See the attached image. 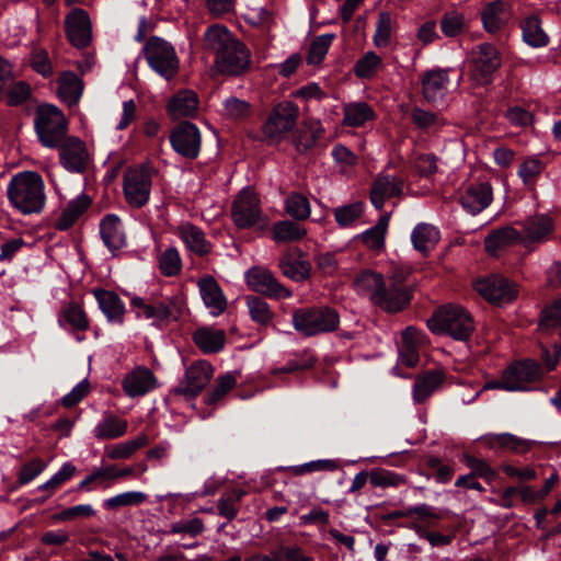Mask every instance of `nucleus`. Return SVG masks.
Listing matches in <instances>:
<instances>
[{
    "mask_svg": "<svg viewBox=\"0 0 561 561\" xmlns=\"http://www.w3.org/2000/svg\"><path fill=\"white\" fill-rule=\"evenodd\" d=\"M407 273L394 270L385 277L382 274L365 270L356 275L354 289L360 296L386 312L396 313L403 310L411 301V291L407 284Z\"/></svg>",
    "mask_w": 561,
    "mask_h": 561,
    "instance_id": "nucleus-1",
    "label": "nucleus"
},
{
    "mask_svg": "<svg viewBox=\"0 0 561 561\" xmlns=\"http://www.w3.org/2000/svg\"><path fill=\"white\" fill-rule=\"evenodd\" d=\"M7 196L10 204L23 215L39 214L46 204L45 183L35 171H21L8 183Z\"/></svg>",
    "mask_w": 561,
    "mask_h": 561,
    "instance_id": "nucleus-2",
    "label": "nucleus"
},
{
    "mask_svg": "<svg viewBox=\"0 0 561 561\" xmlns=\"http://www.w3.org/2000/svg\"><path fill=\"white\" fill-rule=\"evenodd\" d=\"M427 328L435 334H448L454 340L467 341L474 331L471 314L459 305H445L435 310L426 321Z\"/></svg>",
    "mask_w": 561,
    "mask_h": 561,
    "instance_id": "nucleus-3",
    "label": "nucleus"
},
{
    "mask_svg": "<svg viewBox=\"0 0 561 561\" xmlns=\"http://www.w3.org/2000/svg\"><path fill=\"white\" fill-rule=\"evenodd\" d=\"M291 324L299 334L311 337L336 331L340 316L328 306L299 308L293 312Z\"/></svg>",
    "mask_w": 561,
    "mask_h": 561,
    "instance_id": "nucleus-4",
    "label": "nucleus"
},
{
    "mask_svg": "<svg viewBox=\"0 0 561 561\" xmlns=\"http://www.w3.org/2000/svg\"><path fill=\"white\" fill-rule=\"evenodd\" d=\"M34 128L44 147L56 148L67 137L68 123L57 106L43 104L35 111Z\"/></svg>",
    "mask_w": 561,
    "mask_h": 561,
    "instance_id": "nucleus-5",
    "label": "nucleus"
},
{
    "mask_svg": "<svg viewBox=\"0 0 561 561\" xmlns=\"http://www.w3.org/2000/svg\"><path fill=\"white\" fill-rule=\"evenodd\" d=\"M299 107L291 101L275 104L262 124V135L268 144L278 145L294 130Z\"/></svg>",
    "mask_w": 561,
    "mask_h": 561,
    "instance_id": "nucleus-6",
    "label": "nucleus"
},
{
    "mask_svg": "<svg viewBox=\"0 0 561 561\" xmlns=\"http://www.w3.org/2000/svg\"><path fill=\"white\" fill-rule=\"evenodd\" d=\"M231 218L239 229L265 227L268 221L262 209L259 195L250 187H245L237 194L231 206Z\"/></svg>",
    "mask_w": 561,
    "mask_h": 561,
    "instance_id": "nucleus-7",
    "label": "nucleus"
},
{
    "mask_svg": "<svg viewBox=\"0 0 561 561\" xmlns=\"http://www.w3.org/2000/svg\"><path fill=\"white\" fill-rule=\"evenodd\" d=\"M130 307L137 318L151 320L157 325L178 321L182 314V302L176 297L150 301L142 297L134 296L130 299Z\"/></svg>",
    "mask_w": 561,
    "mask_h": 561,
    "instance_id": "nucleus-8",
    "label": "nucleus"
},
{
    "mask_svg": "<svg viewBox=\"0 0 561 561\" xmlns=\"http://www.w3.org/2000/svg\"><path fill=\"white\" fill-rule=\"evenodd\" d=\"M149 66L167 80L173 79L180 69V60L174 47L159 37H151L144 47Z\"/></svg>",
    "mask_w": 561,
    "mask_h": 561,
    "instance_id": "nucleus-9",
    "label": "nucleus"
},
{
    "mask_svg": "<svg viewBox=\"0 0 561 561\" xmlns=\"http://www.w3.org/2000/svg\"><path fill=\"white\" fill-rule=\"evenodd\" d=\"M152 188V176L144 165L133 167L123 175V193L131 208H141L148 204Z\"/></svg>",
    "mask_w": 561,
    "mask_h": 561,
    "instance_id": "nucleus-10",
    "label": "nucleus"
},
{
    "mask_svg": "<svg viewBox=\"0 0 561 561\" xmlns=\"http://www.w3.org/2000/svg\"><path fill=\"white\" fill-rule=\"evenodd\" d=\"M501 55L495 46L484 43L473 53L469 80L476 87H484L492 82L493 73L500 68Z\"/></svg>",
    "mask_w": 561,
    "mask_h": 561,
    "instance_id": "nucleus-11",
    "label": "nucleus"
},
{
    "mask_svg": "<svg viewBox=\"0 0 561 561\" xmlns=\"http://www.w3.org/2000/svg\"><path fill=\"white\" fill-rule=\"evenodd\" d=\"M473 287L484 299L494 305L510 304L518 294L516 284L500 274L477 279Z\"/></svg>",
    "mask_w": 561,
    "mask_h": 561,
    "instance_id": "nucleus-12",
    "label": "nucleus"
},
{
    "mask_svg": "<svg viewBox=\"0 0 561 561\" xmlns=\"http://www.w3.org/2000/svg\"><path fill=\"white\" fill-rule=\"evenodd\" d=\"M215 68L228 76H239L245 72L251 64V54L239 39L215 56Z\"/></svg>",
    "mask_w": 561,
    "mask_h": 561,
    "instance_id": "nucleus-13",
    "label": "nucleus"
},
{
    "mask_svg": "<svg viewBox=\"0 0 561 561\" xmlns=\"http://www.w3.org/2000/svg\"><path fill=\"white\" fill-rule=\"evenodd\" d=\"M173 150L180 156L194 160L198 157L202 135L198 127L191 122H182L170 134Z\"/></svg>",
    "mask_w": 561,
    "mask_h": 561,
    "instance_id": "nucleus-14",
    "label": "nucleus"
},
{
    "mask_svg": "<svg viewBox=\"0 0 561 561\" xmlns=\"http://www.w3.org/2000/svg\"><path fill=\"white\" fill-rule=\"evenodd\" d=\"M214 374V368L205 360L193 363L185 371L184 378L174 388L173 393L193 399L208 385Z\"/></svg>",
    "mask_w": 561,
    "mask_h": 561,
    "instance_id": "nucleus-15",
    "label": "nucleus"
},
{
    "mask_svg": "<svg viewBox=\"0 0 561 561\" xmlns=\"http://www.w3.org/2000/svg\"><path fill=\"white\" fill-rule=\"evenodd\" d=\"M245 280L252 290L272 298L287 299L293 296L291 290L283 286L274 275L264 267L254 266L248 270Z\"/></svg>",
    "mask_w": 561,
    "mask_h": 561,
    "instance_id": "nucleus-16",
    "label": "nucleus"
},
{
    "mask_svg": "<svg viewBox=\"0 0 561 561\" xmlns=\"http://www.w3.org/2000/svg\"><path fill=\"white\" fill-rule=\"evenodd\" d=\"M503 371L507 382L513 386L510 392L528 390L529 383L539 381L543 377L542 367L530 358L514 362Z\"/></svg>",
    "mask_w": 561,
    "mask_h": 561,
    "instance_id": "nucleus-17",
    "label": "nucleus"
},
{
    "mask_svg": "<svg viewBox=\"0 0 561 561\" xmlns=\"http://www.w3.org/2000/svg\"><path fill=\"white\" fill-rule=\"evenodd\" d=\"M65 28L69 42L77 48H84L92 41L91 20L83 9L76 8L66 15Z\"/></svg>",
    "mask_w": 561,
    "mask_h": 561,
    "instance_id": "nucleus-18",
    "label": "nucleus"
},
{
    "mask_svg": "<svg viewBox=\"0 0 561 561\" xmlns=\"http://www.w3.org/2000/svg\"><path fill=\"white\" fill-rule=\"evenodd\" d=\"M59 159L61 165L69 172L82 173L88 165L85 144L77 137H66L60 141Z\"/></svg>",
    "mask_w": 561,
    "mask_h": 561,
    "instance_id": "nucleus-19",
    "label": "nucleus"
},
{
    "mask_svg": "<svg viewBox=\"0 0 561 561\" xmlns=\"http://www.w3.org/2000/svg\"><path fill=\"white\" fill-rule=\"evenodd\" d=\"M174 233L184 243L185 249L198 257L207 256L213 251V244L206 238L203 229L190 221L179 225L174 229Z\"/></svg>",
    "mask_w": 561,
    "mask_h": 561,
    "instance_id": "nucleus-20",
    "label": "nucleus"
},
{
    "mask_svg": "<svg viewBox=\"0 0 561 561\" xmlns=\"http://www.w3.org/2000/svg\"><path fill=\"white\" fill-rule=\"evenodd\" d=\"M427 343L426 334L413 327H408L401 334L399 362L407 367H415L420 360V348Z\"/></svg>",
    "mask_w": 561,
    "mask_h": 561,
    "instance_id": "nucleus-21",
    "label": "nucleus"
},
{
    "mask_svg": "<svg viewBox=\"0 0 561 561\" xmlns=\"http://www.w3.org/2000/svg\"><path fill=\"white\" fill-rule=\"evenodd\" d=\"M404 180L400 176L379 174L370 188V202L376 209L380 210L387 199L401 196L403 193Z\"/></svg>",
    "mask_w": 561,
    "mask_h": 561,
    "instance_id": "nucleus-22",
    "label": "nucleus"
},
{
    "mask_svg": "<svg viewBox=\"0 0 561 561\" xmlns=\"http://www.w3.org/2000/svg\"><path fill=\"white\" fill-rule=\"evenodd\" d=\"M421 83L425 101L437 104L447 95L450 83L448 71L443 69L430 70L423 75Z\"/></svg>",
    "mask_w": 561,
    "mask_h": 561,
    "instance_id": "nucleus-23",
    "label": "nucleus"
},
{
    "mask_svg": "<svg viewBox=\"0 0 561 561\" xmlns=\"http://www.w3.org/2000/svg\"><path fill=\"white\" fill-rule=\"evenodd\" d=\"M128 432V421L113 412H104L92 430L93 437L99 442L114 440Z\"/></svg>",
    "mask_w": 561,
    "mask_h": 561,
    "instance_id": "nucleus-24",
    "label": "nucleus"
},
{
    "mask_svg": "<svg viewBox=\"0 0 561 561\" xmlns=\"http://www.w3.org/2000/svg\"><path fill=\"white\" fill-rule=\"evenodd\" d=\"M493 193L489 183L470 184L459 197L463 209L477 215L485 209L492 202Z\"/></svg>",
    "mask_w": 561,
    "mask_h": 561,
    "instance_id": "nucleus-25",
    "label": "nucleus"
},
{
    "mask_svg": "<svg viewBox=\"0 0 561 561\" xmlns=\"http://www.w3.org/2000/svg\"><path fill=\"white\" fill-rule=\"evenodd\" d=\"M99 308L111 323L122 325L125 321V304L121 297L113 290L102 288L93 289Z\"/></svg>",
    "mask_w": 561,
    "mask_h": 561,
    "instance_id": "nucleus-26",
    "label": "nucleus"
},
{
    "mask_svg": "<svg viewBox=\"0 0 561 561\" xmlns=\"http://www.w3.org/2000/svg\"><path fill=\"white\" fill-rule=\"evenodd\" d=\"M100 234L105 247L116 254L126 245V234L117 215L108 214L100 222Z\"/></svg>",
    "mask_w": 561,
    "mask_h": 561,
    "instance_id": "nucleus-27",
    "label": "nucleus"
},
{
    "mask_svg": "<svg viewBox=\"0 0 561 561\" xmlns=\"http://www.w3.org/2000/svg\"><path fill=\"white\" fill-rule=\"evenodd\" d=\"M157 386V378L147 367H137L123 379V389L131 398L144 396Z\"/></svg>",
    "mask_w": 561,
    "mask_h": 561,
    "instance_id": "nucleus-28",
    "label": "nucleus"
},
{
    "mask_svg": "<svg viewBox=\"0 0 561 561\" xmlns=\"http://www.w3.org/2000/svg\"><path fill=\"white\" fill-rule=\"evenodd\" d=\"M511 7L503 0H494L486 3L481 11V20L484 30L494 34L501 31L508 22Z\"/></svg>",
    "mask_w": 561,
    "mask_h": 561,
    "instance_id": "nucleus-29",
    "label": "nucleus"
},
{
    "mask_svg": "<svg viewBox=\"0 0 561 561\" xmlns=\"http://www.w3.org/2000/svg\"><path fill=\"white\" fill-rule=\"evenodd\" d=\"M445 374L442 369H431L415 377L412 397L415 403L425 402L444 382Z\"/></svg>",
    "mask_w": 561,
    "mask_h": 561,
    "instance_id": "nucleus-30",
    "label": "nucleus"
},
{
    "mask_svg": "<svg viewBox=\"0 0 561 561\" xmlns=\"http://www.w3.org/2000/svg\"><path fill=\"white\" fill-rule=\"evenodd\" d=\"M198 288L201 293V297L209 310L210 314L219 316L227 308V300L224 296V293L216 282V279L211 276L202 278L198 282Z\"/></svg>",
    "mask_w": 561,
    "mask_h": 561,
    "instance_id": "nucleus-31",
    "label": "nucleus"
},
{
    "mask_svg": "<svg viewBox=\"0 0 561 561\" xmlns=\"http://www.w3.org/2000/svg\"><path fill=\"white\" fill-rule=\"evenodd\" d=\"M58 323L72 332H85L90 329V319L83 306L76 301L66 302L59 313Z\"/></svg>",
    "mask_w": 561,
    "mask_h": 561,
    "instance_id": "nucleus-32",
    "label": "nucleus"
},
{
    "mask_svg": "<svg viewBox=\"0 0 561 561\" xmlns=\"http://www.w3.org/2000/svg\"><path fill=\"white\" fill-rule=\"evenodd\" d=\"M490 448L523 455L529 451L535 440L524 439L511 433L489 434L484 437Z\"/></svg>",
    "mask_w": 561,
    "mask_h": 561,
    "instance_id": "nucleus-33",
    "label": "nucleus"
},
{
    "mask_svg": "<svg viewBox=\"0 0 561 561\" xmlns=\"http://www.w3.org/2000/svg\"><path fill=\"white\" fill-rule=\"evenodd\" d=\"M57 93L68 106L79 103L83 92V81L72 71H64L57 80Z\"/></svg>",
    "mask_w": 561,
    "mask_h": 561,
    "instance_id": "nucleus-34",
    "label": "nucleus"
},
{
    "mask_svg": "<svg viewBox=\"0 0 561 561\" xmlns=\"http://www.w3.org/2000/svg\"><path fill=\"white\" fill-rule=\"evenodd\" d=\"M148 444V435L146 433H140L131 439L105 446L103 456L110 460L129 459Z\"/></svg>",
    "mask_w": 561,
    "mask_h": 561,
    "instance_id": "nucleus-35",
    "label": "nucleus"
},
{
    "mask_svg": "<svg viewBox=\"0 0 561 561\" xmlns=\"http://www.w3.org/2000/svg\"><path fill=\"white\" fill-rule=\"evenodd\" d=\"M238 39L222 24H213L206 28L203 35V48L217 55Z\"/></svg>",
    "mask_w": 561,
    "mask_h": 561,
    "instance_id": "nucleus-36",
    "label": "nucleus"
},
{
    "mask_svg": "<svg viewBox=\"0 0 561 561\" xmlns=\"http://www.w3.org/2000/svg\"><path fill=\"white\" fill-rule=\"evenodd\" d=\"M198 98L194 91L184 90L175 94L168 103V114L173 119L188 117L196 113Z\"/></svg>",
    "mask_w": 561,
    "mask_h": 561,
    "instance_id": "nucleus-37",
    "label": "nucleus"
},
{
    "mask_svg": "<svg viewBox=\"0 0 561 561\" xmlns=\"http://www.w3.org/2000/svg\"><path fill=\"white\" fill-rule=\"evenodd\" d=\"M298 257L295 259L289 254H285L279 259L278 267L283 275L295 282H304L310 277L311 263L301 259L302 252L297 250Z\"/></svg>",
    "mask_w": 561,
    "mask_h": 561,
    "instance_id": "nucleus-38",
    "label": "nucleus"
},
{
    "mask_svg": "<svg viewBox=\"0 0 561 561\" xmlns=\"http://www.w3.org/2000/svg\"><path fill=\"white\" fill-rule=\"evenodd\" d=\"M324 128L318 119L306 121L294 138V145L298 152L312 149L322 138Z\"/></svg>",
    "mask_w": 561,
    "mask_h": 561,
    "instance_id": "nucleus-39",
    "label": "nucleus"
},
{
    "mask_svg": "<svg viewBox=\"0 0 561 561\" xmlns=\"http://www.w3.org/2000/svg\"><path fill=\"white\" fill-rule=\"evenodd\" d=\"M193 341L201 351L213 354L224 348L226 334L224 330L201 328L193 334Z\"/></svg>",
    "mask_w": 561,
    "mask_h": 561,
    "instance_id": "nucleus-40",
    "label": "nucleus"
},
{
    "mask_svg": "<svg viewBox=\"0 0 561 561\" xmlns=\"http://www.w3.org/2000/svg\"><path fill=\"white\" fill-rule=\"evenodd\" d=\"M376 118L374 108L366 102H351L343 106V125L362 127Z\"/></svg>",
    "mask_w": 561,
    "mask_h": 561,
    "instance_id": "nucleus-41",
    "label": "nucleus"
},
{
    "mask_svg": "<svg viewBox=\"0 0 561 561\" xmlns=\"http://www.w3.org/2000/svg\"><path fill=\"white\" fill-rule=\"evenodd\" d=\"M520 239L519 232L513 227H504L491 232L484 240L489 254L496 256L500 251L516 243Z\"/></svg>",
    "mask_w": 561,
    "mask_h": 561,
    "instance_id": "nucleus-42",
    "label": "nucleus"
},
{
    "mask_svg": "<svg viewBox=\"0 0 561 561\" xmlns=\"http://www.w3.org/2000/svg\"><path fill=\"white\" fill-rule=\"evenodd\" d=\"M524 42L535 48L545 47L549 43V36L541 27V21L537 15H529L520 21Z\"/></svg>",
    "mask_w": 561,
    "mask_h": 561,
    "instance_id": "nucleus-43",
    "label": "nucleus"
},
{
    "mask_svg": "<svg viewBox=\"0 0 561 561\" xmlns=\"http://www.w3.org/2000/svg\"><path fill=\"white\" fill-rule=\"evenodd\" d=\"M439 239V230L433 225L425 222L416 225L411 233L413 247L422 253L431 251L438 243Z\"/></svg>",
    "mask_w": 561,
    "mask_h": 561,
    "instance_id": "nucleus-44",
    "label": "nucleus"
},
{
    "mask_svg": "<svg viewBox=\"0 0 561 561\" xmlns=\"http://www.w3.org/2000/svg\"><path fill=\"white\" fill-rule=\"evenodd\" d=\"M256 561H314L310 556H306L304 550L297 545L280 543L273 548L267 554H259Z\"/></svg>",
    "mask_w": 561,
    "mask_h": 561,
    "instance_id": "nucleus-45",
    "label": "nucleus"
},
{
    "mask_svg": "<svg viewBox=\"0 0 561 561\" xmlns=\"http://www.w3.org/2000/svg\"><path fill=\"white\" fill-rule=\"evenodd\" d=\"M272 236L275 242H296L307 236V229L296 221L280 220L272 226Z\"/></svg>",
    "mask_w": 561,
    "mask_h": 561,
    "instance_id": "nucleus-46",
    "label": "nucleus"
},
{
    "mask_svg": "<svg viewBox=\"0 0 561 561\" xmlns=\"http://www.w3.org/2000/svg\"><path fill=\"white\" fill-rule=\"evenodd\" d=\"M91 199L85 194H81L75 199L70 201L62 210L59 220L58 228L68 229L76 220L89 208Z\"/></svg>",
    "mask_w": 561,
    "mask_h": 561,
    "instance_id": "nucleus-47",
    "label": "nucleus"
},
{
    "mask_svg": "<svg viewBox=\"0 0 561 561\" xmlns=\"http://www.w3.org/2000/svg\"><path fill=\"white\" fill-rule=\"evenodd\" d=\"M396 25L397 21L389 12H379L376 30L373 36L374 45L377 48H386L389 46Z\"/></svg>",
    "mask_w": 561,
    "mask_h": 561,
    "instance_id": "nucleus-48",
    "label": "nucleus"
},
{
    "mask_svg": "<svg viewBox=\"0 0 561 561\" xmlns=\"http://www.w3.org/2000/svg\"><path fill=\"white\" fill-rule=\"evenodd\" d=\"M286 214L298 221L306 220L310 217L311 205L307 196L298 192H291L284 202Z\"/></svg>",
    "mask_w": 561,
    "mask_h": 561,
    "instance_id": "nucleus-49",
    "label": "nucleus"
},
{
    "mask_svg": "<svg viewBox=\"0 0 561 561\" xmlns=\"http://www.w3.org/2000/svg\"><path fill=\"white\" fill-rule=\"evenodd\" d=\"M523 226L524 237L530 241H541L552 231V220L546 215L530 217Z\"/></svg>",
    "mask_w": 561,
    "mask_h": 561,
    "instance_id": "nucleus-50",
    "label": "nucleus"
},
{
    "mask_svg": "<svg viewBox=\"0 0 561 561\" xmlns=\"http://www.w3.org/2000/svg\"><path fill=\"white\" fill-rule=\"evenodd\" d=\"M411 121L417 128L433 131L439 130L447 124L440 114L425 111L419 106L412 108Z\"/></svg>",
    "mask_w": 561,
    "mask_h": 561,
    "instance_id": "nucleus-51",
    "label": "nucleus"
},
{
    "mask_svg": "<svg viewBox=\"0 0 561 561\" xmlns=\"http://www.w3.org/2000/svg\"><path fill=\"white\" fill-rule=\"evenodd\" d=\"M389 225V216H381L377 224L362 233L363 243L374 251H380L385 247V237Z\"/></svg>",
    "mask_w": 561,
    "mask_h": 561,
    "instance_id": "nucleus-52",
    "label": "nucleus"
},
{
    "mask_svg": "<svg viewBox=\"0 0 561 561\" xmlns=\"http://www.w3.org/2000/svg\"><path fill=\"white\" fill-rule=\"evenodd\" d=\"M245 302L252 321L263 327L273 322L274 312L265 300L256 296H247Z\"/></svg>",
    "mask_w": 561,
    "mask_h": 561,
    "instance_id": "nucleus-53",
    "label": "nucleus"
},
{
    "mask_svg": "<svg viewBox=\"0 0 561 561\" xmlns=\"http://www.w3.org/2000/svg\"><path fill=\"white\" fill-rule=\"evenodd\" d=\"M408 479L404 474L385 468H373L370 470V484L374 488H399L407 484Z\"/></svg>",
    "mask_w": 561,
    "mask_h": 561,
    "instance_id": "nucleus-54",
    "label": "nucleus"
},
{
    "mask_svg": "<svg viewBox=\"0 0 561 561\" xmlns=\"http://www.w3.org/2000/svg\"><path fill=\"white\" fill-rule=\"evenodd\" d=\"M159 270L167 277L176 276L182 270V259L175 247H168L158 257Z\"/></svg>",
    "mask_w": 561,
    "mask_h": 561,
    "instance_id": "nucleus-55",
    "label": "nucleus"
},
{
    "mask_svg": "<svg viewBox=\"0 0 561 561\" xmlns=\"http://www.w3.org/2000/svg\"><path fill=\"white\" fill-rule=\"evenodd\" d=\"M382 66V59L375 51L369 50L354 65V73L359 79L373 78Z\"/></svg>",
    "mask_w": 561,
    "mask_h": 561,
    "instance_id": "nucleus-56",
    "label": "nucleus"
},
{
    "mask_svg": "<svg viewBox=\"0 0 561 561\" xmlns=\"http://www.w3.org/2000/svg\"><path fill=\"white\" fill-rule=\"evenodd\" d=\"M334 38V34H322L317 36L309 47L307 62L309 65L321 64Z\"/></svg>",
    "mask_w": 561,
    "mask_h": 561,
    "instance_id": "nucleus-57",
    "label": "nucleus"
},
{
    "mask_svg": "<svg viewBox=\"0 0 561 561\" xmlns=\"http://www.w3.org/2000/svg\"><path fill=\"white\" fill-rule=\"evenodd\" d=\"M237 383V378L232 373H227L216 379L214 389L205 397V403L215 405L219 402Z\"/></svg>",
    "mask_w": 561,
    "mask_h": 561,
    "instance_id": "nucleus-58",
    "label": "nucleus"
},
{
    "mask_svg": "<svg viewBox=\"0 0 561 561\" xmlns=\"http://www.w3.org/2000/svg\"><path fill=\"white\" fill-rule=\"evenodd\" d=\"M463 460L470 469L469 474L476 478H482L488 483H491L496 479L497 472L485 460L471 455H465Z\"/></svg>",
    "mask_w": 561,
    "mask_h": 561,
    "instance_id": "nucleus-59",
    "label": "nucleus"
},
{
    "mask_svg": "<svg viewBox=\"0 0 561 561\" xmlns=\"http://www.w3.org/2000/svg\"><path fill=\"white\" fill-rule=\"evenodd\" d=\"M205 530L203 519L193 517L190 519H181L170 525L168 535H188L190 537H197Z\"/></svg>",
    "mask_w": 561,
    "mask_h": 561,
    "instance_id": "nucleus-60",
    "label": "nucleus"
},
{
    "mask_svg": "<svg viewBox=\"0 0 561 561\" xmlns=\"http://www.w3.org/2000/svg\"><path fill=\"white\" fill-rule=\"evenodd\" d=\"M364 213L360 202L344 205L334 209V218L340 227H348L357 221Z\"/></svg>",
    "mask_w": 561,
    "mask_h": 561,
    "instance_id": "nucleus-61",
    "label": "nucleus"
},
{
    "mask_svg": "<svg viewBox=\"0 0 561 561\" xmlns=\"http://www.w3.org/2000/svg\"><path fill=\"white\" fill-rule=\"evenodd\" d=\"M2 95L7 96V104L10 106H16L24 102H26L31 96V87L25 81L15 82L13 80L12 85H10L4 91L0 92V98Z\"/></svg>",
    "mask_w": 561,
    "mask_h": 561,
    "instance_id": "nucleus-62",
    "label": "nucleus"
},
{
    "mask_svg": "<svg viewBox=\"0 0 561 561\" xmlns=\"http://www.w3.org/2000/svg\"><path fill=\"white\" fill-rule=\"evenodd\" d=\"M416 516L414 523H420L424 527H434L439 520L443 519V514L435 507L428 504H420L411 507V517Z\"/></svg>",
    "mask_w": 561,
    "mask_h": 561,
    "instance_id": "nucleus-63",
    "label": "nucleus"
},
{
    "mask_svg": "<svg viewBox=\"0 0 561 561\" xmlns=\"http://www.w3.org/2000/svg\"><path fill=\"white\" fill-rule=\"evenodd\" d=\"M561 324V297L547 306L542 312L539 323L541 331L548 332Z\"/></svg>",
    "mask_w": 561,
    "mask_h": 561,
    "instance_id": "nucleus-64",
    "label": "nucleus"
}]
</instances>
